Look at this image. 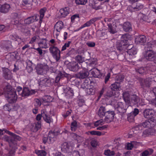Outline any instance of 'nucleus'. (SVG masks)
I'll return each instance as SVG.
<instances>
[{
    "instance_id": "nucleus-1",
    "label": "nucleus",
    "mask_w": 156,
    "mask_h": 156,
    "mask_svg": "<svg viewBox=\"0 0 156 156\" xmlns=\"http://www.w3.org/2000/svg\"><path fill=\"white\" fill-rule=\"evenodd\" d=\"M4 93L8 101L10 103H13L16 102L17 96L15 90L12 88L11 86L7 83L3 88V91L0 92V95Z\"/></svg>"
},
{
    "instance_id": "nucleus-2",
    "label": "nucleus",
    "mask_w": 156,
    "mask_h": 156,
    "mask_svg": "<svg viewBox=\"0 0 156 156\" xmlns=\"http://www.w3.org/2000/svg\"><path fill=\"white\" fill-rule=\"evenodd\" d=\"M129 106V105L128 104H126V105H124L122 102H119L115 106V108L117 113L120 115H122L126 112Z\"/></svg>"
},
{
    "instance_id": "nucleus-3",
    "label": "nucleus",
    "mask_w": 156,
    "mask_h": 156,
    "mask_svg": "<svg viewBox=\"0 0 156 156\" xmlns=\"http://www.w3.org/2000/svg\"><path fill=\"white\" fill-rule=\"evenodd\" d=\"M49 52L52 55L53 57L57 61H58L60 58V51L58 48L53 45H51L49 48Z\"/></svg>"
},
{
    "instance_id": "nucleus-4",
    "label": "nucleus",
    "mask_w": 156,
    "mask_h": 156,
    "mask_svg": "<svg viewBox=\"0 0 156 156\" xmlns=\"http://www.w3.org/2000/svg\"><path fill=\"white\" fill-rule=\"evenodd\" d=\"M36 72L39 75L45 74L48 70V66L45 64H39L37 65L36 68Z\"/></svg>"
},
{
    "instance_id": "nucleus-5",
    "label": "nucleus",
    "mask_w": 156,
    "mask_h": 156,
    "mask_svg": "<svg viewBox=\"0 0 156 156\" xmlns=\"http://www.w3.org/2000/svg\"><path fill=\"white\" fill-rule=\"evenodd\" d=\"M155 52L152 49H146L145 48V51L143 52V56L146 59L149 61H152L154 60L153 57Z\"/></svg>"
},
{
    "instance_id": "nucleus-6",
    "label": "nucleus",
    "mask_w": 156,
    "mask_h": 156,
    "mask_svg": "<svg viewBox=\"0 0 156 156\" xmlns=\"http://www.w3.org/2000/svg\"><path fill=\"white\" fill-rule=\"evenodd\" d=\"M63 27V23L62 21L57 22L55 25L53 34H55L57 37L58 36Z\"/></svg>"
},
{
    "instance_id": "nucleus-7",
    "label": "nucleus",
    "mask_w": 156,
    "mask_h": 156,
    "mask_svg": "<svg viewBox=\"0 0 156 156\" xmlns=\"http://www.w3.org/2000/svg\"><path fill=\"white\" fill-rule=\"evenodd\" d=\"M40 80L39 83L40 86L49 87L52 84L51 79L46 76H44L41 78Z\"/></svg>"
},
{
    "instance_id": "nucleus-8",
    "label": "nucleus",
    "mask_w": 156,
    "mask_h": 156,
    "mask_svg": "<svg viewBox=\"0 0 156 156\" xmlns=\"http://www.w3.org/2000/svg\"><path fill=\"white\" fill-rule=\"evenodd\" d=\"M106 117L105 119V121L107 123L111 122L114 118L115 115L114 112L113 111H110L108 109L107 112L106 113L105 115Z\"/></svg>"
},
{
    "instance_id": "nucleus-9",
    "label": "nucleus",
    "mask_w": 156,
    "mask_h": 156,
    "mask_svg": "<svg viewBox=\"0 0 156 156\" xmlns=\"http://www.w3.org/2000/svg\"><path fill=\"white\" fill-rule=\"evenodd\" d=\"M7 133L11 135L12 136V138L13 139V142L12 145H13V148H16L17 145V141H20L21 138L20 137L14 133H12L8 130H5Z\"/></svg>"
},
{
    "instance_id": "nucleus-10",
    "label": "nucleus",
    "mask_w": 156,
    "mask_h": 156,
    "mask_svg": "<svg viewBox=\"0 0 156 156\" xmlns=\"http://www.w3.org/2000/svg\"><path fill=\"white\" fill-rule=\"evenodd\" d=\"M67 67L72 71L75 72L77 71L80 69V66L79 64L76 62H70L67 65Z\"/></svg>"
},
{
    "instance_id": "nucleus-11",
    "label": "nucleus",
    "mask_w": 156,
    "mask_h": 156,
    "mask_svg": "<svg viewBox=\"0 0 156 156\" xmlns=\"http://www.w3.org/2000/svg\"><path fill=\"white\" fill-rule=\"evenodd\" d=\"M69 13V9L68 7L61 9L58 13V17L59 18H63L66 17Z\"/></svg>"
},
{
    "instance_id": "nucleus-12",
    "label": "nucleus",
    "mask_w": 156,
    "mask_h": 156,
    "mask_svg": "<svg viewBox=\"0 0 156 156\" xmlns=\"http://www.w3.org/2000/svg\"><path fill=\"white\" fill-rule=\"evenodd\" d=\"M3 76L6 80H11L12 78V74L11 71L7 68L3 69Z\"/></svg>"
},
{
    "instance_id": "nucleus-13",
    "label": "nucleus",
    "mask_w": 156,
    "mask_h": 156,
    "mask_svg": "<svg viewBox=\"0 0 156 156\" xmlns=\"http://www.w3.org/2000/svg\"><path fill=\"white\" fill-rule=\"evenodd\" d=\"M109 106L111 107V106L110 105H106L105 107L101 106L100 107L98 111V115L100 117H102L105 115L108 109Z\"/></svg>"
},
{
    "instance_id": "nucleus-14",
    "label": "nucleus",
    "mask_w": 156,
    "mask_h": 156,
    "mask_svg": "<svg viewBox=\"0 0 156 156\" xmlns=\"http://www.w3.org/2000/svg\"><path fill=\"white\" fill-rule=\"evenodd\" d=\"M37 17L38 16L36 15L27 17L24 20V24H30L34 23L35 21H38V19Z\"/></svg>"
},
{
    "instance_id": "nucleus-15",
    "label": "nucleus",
    "mask_w": 156,
    "mask_h": 156,
    "mask_svg": "<svg viewBox=\"0 0 156 156\" xmlns=\"http://www.w3.org/2000/svg\"><path fill=\"white\" fill-rule=\"evenodd\" d=\"M128 45L126 43L121 41H118L116 43V48L119 51L125 50L126 49Z\"/></svg>"
},
{
    "instance_id": "nucleus-16",
    "label": "nucleus",
    "mask_w": 156,
    "mask_h": 156,
    "mask_svg": "<svg viewBox=\"0 0 156 156\" xmlns=\"http://www.w3.org/2000/svg\"><path fill=\"white\" fill-rule=\"evenodd\" d=\"M42 117L44 121L47 123H50L52 122V119L50 116L47 115V112L44 110L41 111Z\"/></svg>"
},
{
    "instance_id": "nucleus-17",
    "label": "nucleus",
    "mask_w": 156,
    "mask_h": 156,
    "mask_svg": "<svg viewBox=\"0 0 156 156\" xmlns=\"http://www.w3.org/2000/svg\"><path fill=\"white\" fill-rule=\"evenodd\" d=\"M35 91L34 90H30L28 88L24 87L21 92V96L23 97L28 96L30 95L34 94Z\"/></svg>"
},
{
    "instance_id": "nucleus-18",
    "label": "nucleus",
    "mask_w": 156,
    "mask_h": 156,
    "mask_svg": "<svg viewBox=\"0 0 156 156\" xmlns=\"http://www.w3.org/2000/svg\"><path fill=\"white\" fill-rule=\"evenodd\" d=\"M140 126L139 125L136 126L132 129V130L133 133H131L129 135V137H131L135 136L136 135H139L141 132L140 129Z\"/></svg>"
},
{
    "instance_id": "nucleus-19",
    "label": "nucleus",
    "mask_w": 156,
    "mask_h": 156,
    "mask_svg": "<svg viewBox=\"0 0 156 156\" xmlns=\"http://www.w3.org/2000/svg\"><path fill=\"white\" fill-rule=\"evenodd\" d=\"M146 41V38L144 35H139L136 37L135 39V42L137 44H142Z\"/></svg>"
},
{
    "instance_id": "nucleus-20",
    "label": "nucleus",
    "mask_w": 156,
    "mask_h": 156,
    "mask_svg": "<svg viewBox=\"0 0 156 156\" xmlns=\"http://www.w3.org/2000/svg\"><path fill=\"white\" fill-rule=\"evenodd\" d=\"M154 115L153 111L152 109H146L143 112V115L146 119L150 118Z\"/></svg>"
},
{
    "instance_id": "nucleus-21",
    "label": "nucleus",
    "mask_w": 156,
    "mask_h": 156,
    "mask_svg": "<svg viewBox=\"0 0 156 156\" xmlns=\"http://www.w3.org/2000/svg\"><path fill=\"white\" fill-rule=\"evenodd\" d=\"M90 72L92 76L95 77L100 78L102 76L100 71L97 68L92 69L90 70Z\"/></svg>"
},
{
    "instance_id": "nucleus-22",
    "label": "nucleus",
    "mask_w": 156,
    "mask_h": 156,
    "mask_svg": "<svg viewBox=\"0 0 156 156\" xmlns=\"http://www.w3.org/2000/svg\"><path fill=\"white\" fill-rule=\"evenodd\" d=\"M41 127V121H38L32 126L31 130L34 132H36L40 129Z\"/></svg>"
},
{
    "instance_id": "nucleus-23",
    "label": "nucleus",
    "mask_w": 156,
    "mask_h": 156,
    "mask_svg": "<svg viewBox=\"0 0 156 156\" xmlns=\"http://www.w3.org/2000/svg\"><path fill=\"white\" fill-rule=\"evenodd\" d=\"M151 80L149 78H147L146 79H143L140 82V85L143 88L145 87H149L151 84Z\"/></svg>"
},
{
    "instance_id": "nucleus-24",
    "label": "nucleus",
    "mask_w": 156,
    "mask_h": 156,
    "mask_svg": "<svg viewBox=\"0 0 156 156\" xmlns=\"http://www.w3.org/2000/svg\"><path fill=\"white\" fill-rule=\"evenodd\" d=\"M89 75V73L87 69H84L80 72L78 74L80 79H83L87 78Z\"/></svg>"
},
{
    "instance_id": "nucleus-25",
    "label": "nucleus",
    "mask_w": 156,
    "mask_h": 156,
    "mask_svg": "<svg viewBox=\"0 0 156 156\" xmlns=\"http://www.w3.org/2000/svg\"><path fill=\"white\" fill-rule=\"evenodd\" d=\"M64 92L66 94V95L68 97L72 98L74 94L73 90L70 87H68L64 90Z\"/></svg>"
},
{
    "instance_id": "nucleus-26",
    "label": "nucleus",
    "mask_w": 156,
    "mask_h": 156,
    "mask_svg": "<svg viewBox=\"0 0 156 156\" xmlns=\"http://www.w3.org/2000/svg\"><path fill=\"white\" fill-rule=\"evenodd\" d=\"M107 26H108V31L111 34H114L116 33L117 31L116 30V26L114 24H112L110 23H108Z\"/></svg>"
},
{
    "instance_id": "nucleus-27",
    "label": "nucleus",
    "mask_w": 156,
    "mask_h": 156,
    "mask_svg": "<svg viewBox=\"0 0 156 156\" xmlns=\"http://www.w3.org/2000/svg\"><path fill=\"white\" fill-rule=\"evenodd\" d=\"M10 6L8 4H4L2 5L0 4V12L2 13H6L8 12Z\"/></svg>"
},
{
    "instance_id": "nucleus-28",
    "label": "nucleus",
    "mask_w": 156,
    "mask_h": 156,
    "mask_svg": "<svg viewBox=\"0 0 156 156\" xmlns=\"http://www.w3.org/2000/svg\"><path fill=\"white\" fill-rule=\"evenodd\" d=\"M123 98L126 104H129L130 102V94L128 92H125L122 94Z\"/></svg>"
},
{
    "instance_id": "nucleus-29",
    "label": "nucleus",
    "mask_w": 156,
    "mask_h": 156,
    "mask_svg": "<svg viewBox=\"0 0 156 156\" xmlns=\"http://www.w3.org/2000/svg\"><path fill=\"white\" fill-rule=\"evenodd\" d=\"M47 40L46 38H42L41 39L40 41L38 43L39 46L41 48H46L48 47L47 44Z\"/></svg>"
},
{
    "instance_id": "nucleus-30",
    "label": "nucleus",
    "mask_w": 156,
    "mask_h": 156,
    "mask_svg": "<svg viewBox=\"0 0 156 156\" xmlns=\"http://www.w3.org/2000/svg\"><path fill=\"white\" fill-rule=\"evenodd\" d=\"M110 87L111 89L113 90H119L121 89L120 83L118 82H116L114 83L111 85Z\"/></svg>"
},
{
    "instance_id": "nucleus-31",
    "label": "nucleus",
    "mask_w": 156,
    "mask_h": 156,
    "mask_svg": "<svg viewBox=\"0 0 156 156\" xmlns=\"http://www.w3.org/2000/svg\"><path fill=\"white\" fill-rule=\"evenodd\" d=\"M131 101H132L139 104H141L142 105V103L143 102V100L140 99L136 95H132L131 98Z\"/></svg>"
},
{
    "instance_id": "nucleus-32",
    "label": "nucleus",
    "mask_w": 156,
    "mask_h": 156,
    "mask_svg": "<svg viewBox=\"0 0 156 156\" xmlns=\"http://www.w3.org/2000/svg\"><path fill=\"white\" fill-rule=\"evenodd\" d=\"M126 49L128 50V52L131 55H135L136 54V50L134 48H133L132 44L128 45Z\"/></svg>"
},
{
    "instance_id": "nucleus-33",
    "label": "nucleus",
    "mask_w": 156,
    "mask_h": 156,
    "mask_svg": "<svg viewBox=\"0 0 156 156\" xmlns=\"http://www.w3.org/2000/svg\"><path fill=\"white\" fill-rule=\"evenodd\" d=\"M152 149L149 148L144 151L140 154V156H149L153 153Z\"/></svg>"
},
{
    "instance_id": "nucleus-34",
    "label": "nucleus",
    "mask_w": 156,
    "mask_h": 156,
    "mask_svg": "<svg viewBox=\"0 0 156 156\" xmlns=\"http://www.w3.org/2000/svg\"><path fill=\"white\" fill-rule=\"evenodd\" d=\"M122 27L124 30L126 32L132 30V29L131 24L130 23L128 22L125 23L123 25Z\"/></svg>"
},
{
    "instance_id": "nucleus-35",
    "label": "nucleus",
    "mask_w": 156,
    "mask_h": 156,
    "mask_svg": "<svg viewBox=\"0 0 156 156\" xmlns=\"http://www.w3.org/2000/svg\"><path fill=\"white\" fill-rule=\"evenodd\" d=\"M154 133V130L153 129L149 128L145 129L143 132L142 136L145 137L150 135H153Z\"/></svg>"
},
{
    "instance_id": "nucleus-36",
    "label": "nucleus",
    "mask_w": 156,
    "mask_h": 156,
    "mask_svg": "<svg viewBox=\"0 0 156 156\" xmlns=\"http://www.w3.org/2000/svg\"><path fill=\"white\" fill-rule=\"evenodd\" d=\"M69 145L66 142L63 143L61 145V150L62 151L66 153L69 151Z\"/></svg>"
},
{
    "instance_id": "nucleus-37",
    "label": "nucleus",
    "mask_w": 156,
    "mask_h": 156,
    "mask_svg": "<svg viewBox=\"0 0 156 156\" xmlns=\"http://www.w3.org/2000/svg\"><path fill=\"white\" fill-rule=\"evenodd\" d=\"M26 63L27 64L26 69L27 71L29 73H31L33 70V63L30 60H28L27 61Z\"/></svg>"
},
{
    "instance_id": "nucleus-38",
    "label": "nucleus",
    "mask_w": 156,
    "mask_h": 156,
    "mask_svg": "<svg viewBox=\"0 0 156 156\" xmlns=\"http://www.w3.org/2000/svg\"><path fill=\"white\" fill-rule=\"evenodd\" d=\"M130 37V35L128 34H123L121 37L120 41L127 44V41H128Z\"/></svg>"
},
{
    "instance_id": "nucleus-39",
    "label": "nucleus",
    "mask_w": 156,
    "mask_h": 156,
    "mask_svg": "<svg viewBox=\"0 0 156 156\" xmlns=\"http://www.w3.org/2000/svg\"><path fill=\"white\" fill-rule=\"evenodd\" d=\"M2 44L3 47L7 50L12 48L11 42L10 41H4Z\"/></svg>"
},
{
    "instance_id": "nucleus-40",
    "label": "nucleus",
    "mask_w": 156,
    "mask_h": 156,
    "mask_svg": "<svg viewBox=\"0 0 156 156\" xmlns=\"http://www.w3.org/2000/svg\"><path fill=\"white\" fill-rule=\"evenodd\" d=\"M42 99L45 102H50L53 100V98L49 95H45L42 98Z\"/></svg>"
},
{
    "instance_id": "nucleus-41",
    "label": "nucleus",
    "mask_w": 156,
    "mask_h": 156,
    "mask_svg": "<svg viewBox=\"0 0 156 156\" xmlns=\"http://www.w3.org/2000/svg\"><path fill=\"white\" fill-rule=\"evenodd\" d=\"M148 120L151 125V127H153L156 125V119L154 117H150Z\"/></svg>"
},
{
    "instance_id": "nucleus-42",
    "label": "nucleus",
    "mask_w": 156,
    "mask_h": 156,
    "mask_svg": "<svg viewBox=\"0 0 156 156\" xmlns=\"http://www.w3.org/2000/svg\"><path fill=\"white\" fill-rule=\"evenodd\" d=\"M133 9L135 11H139L142 9L143 8V5L140 3H136V5L133 4Z\"/></svg>"
},
{
    "instance_id": "nucleus-43",
    "label": "nucleus",
    "mask_w": 156,
    "mask_h": 156,
    "mask_svg": "<svg viewBox=\"0 0 156 156\" xmlns=\"http://www.w3.org/2000/svg\"><path fill=\"white\" fill-rule=\"evenodd\" d=\"M35 153L38 156H45L46 154V153L45 151L44 150H36L35 151Z\"/></svg>"
},
{
    "instance_id": "nucleus-44",
    "label": "nucleus",
    "mask_w": 156,
    "mask_h": 156,
    "mask_svg": "<svg viewBox=\"0 0 156 156\" xmlns=\"http://www.w3.org/2000/svg\"><path fill=\"white\" fill-rule=\"evenodd\" d=\"M46 10V9L45 8H44L41 9L40 11V21L39 22L41 23L42 21V19H43L44 15V13L45 11Z\"/></svg>"
},
{
    "instance_id": "nucleus-45",
    "label": "nucleus",
    "mask_w": 156,
    "mask_h": 156,
    "mask_svg": "<svg viewBox=\"0 0 156 156\" xmlns=\"http://www.w3.org/2000/svg\"><path fill=\"white\" fill-rule=\"evenodd\" d=\"M124 78V75H118L116 76L115 80L116 81H117V82L120 83L123 81Z\"/></svg>"
},
{
    "instance_id": "nucleus-46",
    "label": "nucleus",
    "mask_w": 156,
    "mask_h": 156,
    "mask_svg": "<svg viewBox=\"0 0 156 156\" xmlns=\"http://www.w3.org/2000/svg\"><path fill=\"white\" fill-rule=\"evenodd\" d=\"M4 139L5 141L9 143L10 146L13 148V145H12V143L13 142V139L12 138V137H10L8 136H5Z\"/></svg>"
},
{
    "instance_id": "nucleus-47",
    "label": "nucleus",
    "mask_w": 156,
    "mask_h": 156,
    "mask_svg": "<svg viewBox=\"0 0 156 156\" xmlns=\"http://www.w3.org/2000/svg\"><path fill=\"white\" fill-rule=\"evenodd\" d=\"M100 34V37H101L100 39L105 40V39L107 38V34L105 32L97 31V36H98V34Z\"/></svg>"
},
{
    "instance_id": "nucleus-48",
    "label": "nucleus",
    "mask_w": 156,
    "mask_h": 156,
    "mask_svg": "<svg viewBox=\"0 0 156 156\" xmlns=\"http://www.w3.org/2000/svg\"><path fill=\"white\" fill-rule=\"evenodd\" d=\"M104 154L107 156H112L115 155V152L113 151H111L109 149H107L104 151Z\"/></svg>"
},
{
    "instance_id": "nucleus-49",
    "label": "nucleus",
    "mask_w": 156,
    "mask_h": 156,
    "mask_svg": "<svg viewBox=\"0 0 156 156\" xmlns=\"http://www.w3.org/2000/svg\"><path fill=\"white\" fill-rule=\"evenodd\" d=\"M75 59L79 63V64H80L84 62V58L81 55H78L75 57Z\"/></svg>"
},
{
    "instance_id": "nucleus-50",
    "label": "nucleus",
    "mask_w": 156,
    "mask_h": 156,
    "mask_svg": "<svg viewBox=\"0 0 156 156\" xmlns=\"http://www.w3.org/2000/svg\"><path fill=\"white\" fill-rule=\"evenodd\" d=\"M155 42V41H150L148 42L147 44V48L146 47L145 48H146V49H151L155 46H156Z\"/></svg>"
},
{
    "instance_id": "nucleus-51",
    "label": "nucleus",
    "mask_w": 156,
    "mask_h": 156,
    "mask_svg": "<svg viewBox=\"0 0 156 156\" xmlns=\"http://www.w3.org/2000/svg\"><path fill=\"white\" fill-rule=\"evenodd\" d=\"M89 86L88 81L86 80L84 81L82 83L81 85V87L83 89H85L86 90L88 88Z\"/></svg>"
},
{
    "instance_id": "nucleus-52",
    "label": "nucleus",
    "mask_w": 156,
    "mask_h": 156,
    "mask_svg": "<svg viewBox=\"0 0 156 156\" xmlns=\"http://www.w3.org/2000/svg\"><path fill=\"white\" fill-rule=\"evenodd\" d=\"M77 122L76 121H73L71 123V129L72 131H74L76 129L77 127Z\"/></svg>"
},
{
    "instance_id": "nucleus-53",
    "label": "nucleus",
    "mask_w": 156,
    "mask_h": 156,
    "mask_svg": "<svg viewBox=\"0 0 156 156\" xmlns=\"http://www.w3.org/2000/svg\"><path fill=\"white\" fill-rule=\"evenodd\" d=\"M18 54L17 52H12L8 55V56H10L11 58L9 60L11 61L17 59L16 55Z\"/></svg>"
},
{
    "instance_id": "nucleus-54",
    "label": "nucleus",
    "mask_w": 156,
    "mask_h": 156,
    "mask_svg": "<svg viewBox=\"0 0 156 156\" xmlns=\"http://www.w3.org/2000/svg\"><path fill=\"white\" fill-rule=\"evenodd\" d=\"M34 101V105L35 108H37L41 106V102L39 99L37 98L35 99Z\"/></svg>"
},
{
    "instance_id": "nucleus-55",
    "label": "nucleus",
    "mask_w": 156,
    "mask_h": 156,
    "mask_svg": "<svg viewBox=\"0 0 156 156\" xmlns=\"http://www.w3.org/2000/svg\"><path fill=\"white\" fill-rule=\"evenodd\" d=\"M135 116L131 114V113L129 114L128 115V116L127 118L128 121L129 122H133L134 121V118Z\"/></svg>"
},
{
    "instance_id": "nucleus-56",
    "label": "nucleus",
    "mask_w": 156,
    "mask_h": 156,
    "mask_svg": "<svg viewBox=\"0 0 156 156\" xmlns=\"http://www.w3.org/2000/svg\"><path fill=\"white\" fill-rule=\"evenodd\" d=\"M142 125L145 128L151 127V125L148 119L146 120L145 122H143L142 124Z\"/></svg>"
},
{
    "instance_id": "nucleus-57",
    "label": "nucleus",
    "mask_w": 156,
    "mask_h": 156,
    "mask_svg": "<svg viewBox=\"0 0 156 156\" xmlns=\"http://www.w3.org/2000/svg\"><path fill=\"white\" fill-rule=\"evenodd\" d=\"M76 3L78 5H85L87 2V0H75Z\"/></svg>"
},
{
    "instance_id": "nucleus-58",
    "label": "nucleus",
    "mask_w": 156,
    "mask_h": 156,
    "mask_svg": "<svg viewBox=\"0 0 156 156\" xmlns=\"http://www.w3.org/2000/svg\"><path fill=\"white\" fill-rule=\"evenodd\" d=\"M90 62L89 65L91 66H94L96 63V58H92L89 59Z\"/></svg>"
},
{
    "instance_id": "nucleus-59",
    "label": "nucleus",
    "mask_w": 156,
    "mask_h": 156,
    "mask_svg": "<svg viewBox=\"0 0 156 156\" xmlns=\"http://www.w3.org/2000/svg\"><path fill=\"white\" fill-rule=\"evenodd\" d=\"M146 70V68L141 67L136 70V71L138 72L140 74H143L144 73Z\"/></svg>"
},
{
    "instance_id": "nucleus-60",
    "label": "nucleus",
    "mask_w": 156,
    "mask_h": 156,
    "mask_svg": "<svg viewBox=\"0 0 156 156\" xmlns=\"http://www.w3.org/2000/svg\"><path fill=\"white\" fill-rule=\"evenodd\" d=\"M91 25V23H90L89 21L87 22L86 23H85L83 25H82L80 28L79 29H78L77 31L79 30H80L83 28L84 27H89L90 25Z\"/></svg>"
},
{
    "instance_id": "nucleus-61",
    "label": "nucleus",
    "mask_w": 156,
    "mask_h": 156,
    "mask_svg": "<svg viewBox=\"0 0 156 156\" xmlns=\"http://www.w3.org/2000/svg\"><path fill=\"white\" fill-rule=\"evenodd\" d=\"M71 43V42L70 41H68L66 43L62 46L61 51H63L66 49V48L69 47Z\"/></svg>"
},
{
    "instance_id": "nucleus-62",
    "label": "nucleus",
    "mask_w": 156,
    "mask_h": 156,
    "mask_svg": "<svg viewBox=\"0 0 156 156\" xmlns=\"http://www.w3.org/2000/svg\"><path fill=\"white\" fill-rule=\"evenodd\" d=\"M86 93L88 94H94V90L91 88H87L86 90Z\"/></svg>"
},
{
    "instance_id": "nucleus-63",
    "label": "nucleus",
    "mask_w": 156,
    "mask_h": 156,
    "mask_svg": "<svg viewBox=\"0 0 156 156\" xmlns=\"http://www.w3.org/2000/svg\"><path fill=\"white\" fill-rule=\"evenodd\" d=\"M55 135V133L52 131H50L48 133V138H50L52 139H54V138Z\"/></svg>"
},
{
    "instance_id": "nucleus-64",
    "label": "nucleus",
    "mask_w": 156,
    "mask_h": 156,
    "mask_svg": "<svg viewBox=\"0 0 156 156\" xmlns=\"http://www.w3.org/2000/svg\"><path fill=\"white\" fill-rule=\"evenodd\" d=\"M139 110L137 108H135L133 111L130 112L131 114L135 116H136L139 113Z\"/></svg>"
}]
</instances>
